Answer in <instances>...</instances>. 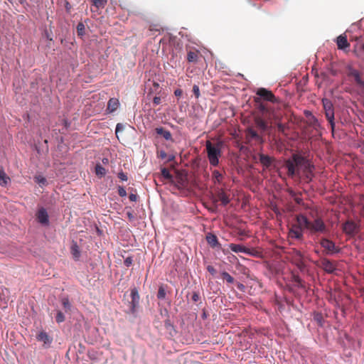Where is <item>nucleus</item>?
I'll return each mask as SVG.
<instances>
[{
    "instance_id": "obj_33",
    "label": "nucleus",
    "mask_w": 364,
    "mask_h": 364,
    "mask_svg": "<svg viewBox=\"0 0 364 364\" xmlns=\"http://www.w3.org/2000/svg\"><path fill=\"white\" fill-rule=\"evenodd\" d=\"M247 135L249 136H250L252 139H255L257 140L260 139L259 135L257 134V132L255 129H253L252 128H250L247 129Z\"/></svg>"
},
{
    "instance_id": "obj_18",
    "label": "nucleus",
    "mask_w": 364,
    "mask_h": 364,
    "mask_svg": "<svg viewBox=\"0 0 364 364\" xmlns=\"http://www.w3.org/2000/svg\"><path fill=\"white\" fill-rule=\"evenodd\" d=\"M119 106V101L117 98H111L108 101L107 109L112 113L116 111Z\"/></svg>"
},
{
    "instance_id": "obj_6",
    "label": "nucleus",
    "mask_w": 364,
    "mask_h": 364,
    "mask_svg": "<svg viewBox=\"0 0 364 364\" xmlns=\"http://www.w3.org/2000/svg\"><path fill=\"white\" fill-rule=\"evenodd\" d=\"M291 262L295 264L301 272L304 271L306 268V264L304 262V255L298 250H293Z\"/></svg>"
},
{
    "instance_id": "obj_32",
    "label": "nucleus",
    "mask_w": 364,
    "mask_h": 364,
    "mask_svg": "<svg viewBox=\"0 0 364 364\" xmlns=\"http://www.w3.org/2000/svg\"><path fill=\"white\" fill-rule=\"evenodd\" d=\"M221 277L228 284H232L235 282V279L227 272H223L221 273Z\"/></svg>"
},
{
    "instance_id": "obj_60",
    "label": "nucleus",
    "mask_w": 364,
    "mask_h": 364,
    "mask_svg": "<svg viewBox=\"0 0 364 364\" xmlns=\"http://www.w3.org/2000/svg\"><path fill=\"white\" fill-rule=\"evenodd\" d=\"M7 1L11 3L13 0H7Z\"/></svg>"
},
{
    "instance_id": "obj_39",
    "label": "nucleus",
    "mask_w": 364,
    "mask_h": 364,
    "mask_svg": "<svg viewBox=\"0 0 364 364\" xmlns=\"http://www.w3.org/2000/svg\"><path fill=\"white\" fill-rule=\"evenodd\" d=\"M193 94L196 96V98L198 99L200 97L199 87L198 85H194L193 87Z\"/></svg>"
},
{
    "instance_id": "obj_28",
    "label": "nucleus",
    "mask_w": 364,
    "mask_h": 364,
    "mask_svg": "<svg viewBox=\"0 0 364 364\" xmlns=\"http://www.w3.org/2000/svg\"><path fill=\"white\" fill-rule=\"evenodd\" d=\"M212 176H213V179L214 181V183H220L222 182L223 178V176L218 170L213 171Z\"/></svg>"
},
{
    "instance_id": "obj_59",
    "label": "nucleus",
    "mask_w": 364,
    "mask_h": 364,
    "mask_svg": "<svg viewBox=\"0 0 364 364\" xmlns=\"http://www.w3.org/2000/svg\"><path fill=\"white\" fill-rule=\"evenodd\" d=\"M173 159V156H171V157H170V158L168 159V161H171Z\"/></svg>"
},
{
    "instance_id": "obj_21",
    "label": "nucleus",
    "mask_w": 364,
    "mask_h": 364,
    "mask_svg": "<svg viewBox=\"0 0 364 364\" xmlns=\"http://www.w3.org/2000/svg\"><path fill=\"white\" fill-rule=\"evenodd\" d=\"M200 52L197 50H189L187 53V60L189 63H196L198 60Z\"/></svg>"
},
{
    "instance_id": "obj_41",
    "label": "nucleus",
    "mask_w": 364,
    "mask_h": 364,
    "mask_svg": "<svg viewBox=\"0 0 364 364\" xmlns=\"http://www.w3.org/2000/svg\"><path fill=\"white\" fill-rule=\"evenodd\" d=\"M132 262H133V259H132V257H127L124 261V264L126 267H129V266L132 265Z\"/></svg>"
},
{
    "instance_id": "obj_38",
    "label": "nucleus",
    "mask_w": 364,
    "mask_h": 364,
    "mask_svg": "<svg viewBox=\"0 0 364 364\" xmlns=\"http://www.w3.org/2000/svg\"><path fill=\"white\" fill-rule=\"evenodd\" d=\"M56 321L58 323H62L65 321V316L61 311H58L55 316Z\"/></svg>"
},
{
    "instance_id": "obj_13",
    "label": "nucleus",
    "mask_w": 364,
    "mask_h": 364,
    "mask_svg": "<svg viewBox=\"0 0 364 364\" xmlns=\"http://www.w3.org/2000/svg\"><path fill=\"white\" fill-rule=\"evenodd\" d=\"M296 223H295L296 225L304 230V228L308 230V228L309 226L310 221L308 220V218L302 215H298L296 218Z\"/></svg>"
},
{
    "instance_id": "obj_20",
    "label": "nucleus",
    "mask_w": 364,
    "mask_h": 364,
    "mask_svg": "<svg viewBox=\"0 0 364 364\" xmlns=\"http://www.w3.org/2000/svg\"><path fill=\"white\" fill-rule=\"evenodd\" d=\"M255 122L256 126L262 131H266L269 129L268 123L262 117H255Z\"/></svg>"
},
{
    "instance_id": "obj_49",
    "label": "nucleus",
    "mask_w": 364,
    "mask_h": 364,
    "mask_svg": "<svg viewBox=\"0 0 364 364\" xmlns=\"http://www.w3.org/2000/svg\"><path fill=\"white\" fill-rule=\"evenodd\" d=\"M294 281L298 284V285H301L302 280L298 275H294Z\"/></svg>"
},
{
    "instance_id": "obj_55",
    "label": "nucleus",
    "mask_w": 364,
    "mask_h": 364,
    "mask_svg": "<svg viewBox=\"0 0 364 364\" xmlns=\"http://www.w3.org/2000/svg\"><path fill=\"white\" fill-rule=\"evenodd\" d=\"M289 194L292 197L294 198L298 193L294 191L292 189L288 190Z\"/></svg>"
},
{
    "instance_id": "obj_45",
    "label": "nucleus",
    "mask_w": 364,
    "mask_h": 364,
    "mask_svg": "<svg viewBox=\"0 0 364 364\" xmlns=\"http://www.w3.org/2000/svg\"><path fill=\"white\" fill-rule=\"evenodd\" d=\"M118 178L119 179H121L122 181H127V179H128L127 175L122 171H121L118 173Z\"/></svg>"
},
{
    "instance_id": "obj_17",
    "label": "nucleus",
    "mask_w": 364,
    "mask_h": 364,
    "mask_svg": "<svg viewBox=\"0 0 364 364\" xmlns=\"http://www.w3.org/2000/svg\"><path fill=\"white\" fill-rule=\"evenodd\" d=\"M155 132L158 135L163 136L166 140L173 141L171 133L164 127H157Z\"/></svg>"
},
{
    "instance_id": "obj_37",
    "label": "nucleus",
    "mask_w": 364,
    "mask_h": 364,
    "mask_svg": "<svg viewBox=\"0 0 364 364\" xmlns=\"http://www.w3.org/2000/svg\"><path fill=\"white\" fill-rule=\"evenodd\" d=\"M314 318L320 326L323 325V318L321 314H320V313L314 314Z\"/></svg>"
},
{
    "instance_id": "obj_30",
    "label": "nucleus",
    "mask_w": 364,
    "mask_h": 364,
    "mask_svg": "<svg viewBox=\"0 0 364 364\" xmlns=\"http://www.w3.org/2000/svg\"><path fill=\"white\" fill-rule=\"evenodd\" d=\"M77 36L82 37L85 34V26L82 22H80L77 25Z\"/></svg>"
},
{
    "instance_id": "obj_5",
    "label": "nucleus",
    "mask_w": 364,
    "mask_h": 364,
    "mask_svg": "<svg viewBox=\"0 0 364 364\" xmlns=\"http://www.w3.org/2000/svg\"><path fill=\"white\" fill-rule=\"evenodd\" d=\"M323 107L325 112L326 117L328 121L332 132L334 131L335 122H334V109L333 103L328 99H323L322 100Z\"/></svg>"
},
{
    "instance_id": "obj_50",
    "label": "nucleus",
    "mask_w": 364,
    "mask_h": 364,
    "mask_svg": "<svg viewBox=\"0 0 364 364\" xmlns=\"http://www.w3.org/2000/svg\"><path fill=\"white\" fill-rule=\"evenodd\" d=\"M36 181H37L38 183L45 184V183H46V178H45L39 176V177H37V178H36Z\"/></svg>"
},
{
    "instance_id": "obj_22",
    "label": "nucleus",
    "mask_w": 364,
    "mask_h": 364,
    "mask_svg": "<svg viewBox=\"0 0 364 364\" xmlns=\"http://www.w3.org/2000/svg\"><path fill=\"white\" fill-rule=\"evenodd\" d=\"M218 200H220L223 205H226L230 203L228 196L225 193L223 190H220L217 194Z\"/></svg>"
},
{
    "instance_id": "obj_9",
    "label": "nucleus",
    "mask_w": 364,
    "mask_h": 364,
    "mask_svg": "<svg viewBox=\"0 0 364 364\" xmlns=\"http://www.w3.org/2000/svg\"><path fill=\"white\" fill-rule=\"evenodd\" d=\"M36 339L38 341H41L43 343V346L45 348H48L50 347L52 341H53V338L51 336H50L46 332L42 331L41 332H39L37 335H36Z\"/></svg>"
},
{
    "instance_id": "obj_44",
    "label": "nucleus",
    "mask_w": 364,
    "mask_h": 364,
    "mask_svg": "<svg viewBox=\"0 0 364 364\" xmlns=\"http://www.w3.org/2000/svg\"><path fill=\"white\" fill-rule=\"evenodd\" d=\"M157 154H158V157H159L162 159H165L167 156L166 151L164 150H161V151H158Z\"/></svg>"
},
{
    "instance_id": "obj_14",
    "label": "nucleus",
    "mask_w": 364,
    "mask_h": 364,
    "mask_svg": "<svg viewBox=\"0 0 364 364\" xmlns=\"http://www.w3.org/2000/svg\"><path fill=\"white\" fill-rule=\"evenodd\" d=\"M38 221L42 225L48 224V215L46 210L41 208L38 210L36 214Z\"/></svg>"
},
{
    "instance_id": "obj_25",
    "label": "nucleus",
    "mask_w": 364,
    "mask_h": 364,
    "mask_svg": "<svg viewBox=\"0 0 364 364\" xmlns=\"http://www.w3.org/2000/svg\"><path fill=\"white\" fill-rule=\"evenodd\" d=\"M9 181V177L6 176L3 168L0 166V185L2 186H5L7 185Z\"/></svg>"
},
{
    "instance_id": "obj_46",
    "label": "nucleus",
    "mask_w": 364,
    "mask_h": 364,
    "mask_svg": "<svg viewBox=\"0 0 364 364\" xmlns=\"http://www.w3.org/2000/svg\"><path fill=\"white\" fill-rule=\"evenodd\" d=\"M301 193H298L294 198V201L300 205L302 203V198L300 197Z\"/></svg>"
},
{
    "instance_id": "obj_29",
    "label": "nucleus",
    "mask_w": 364,
    "mask_h": 364,
    "mask_svg": "<svg viewBox=\"0 0 364 364\" xmlns=\"http://www.w3.org/2000/svg\"><path fill=\"white\" fill-rule=\"evenodd\" d=\"M92 5L97 9H103L107 3V0H91Z\"/></svg>"
},
{
    "instance_id": "obj_1",
    "label": "nucleus",
    "mask_w": 364,
    "mask_h": 364,
    "mask_svg": "<svg viewBox=\"0 0 364 364\" xmlns=\"http://www.w3.org/2000/svg\"><path fill=\"white\" fill-rule=\"evenodd\" d=\"M284 166L287 169V176L291 178H304V180L309 183L314 177V166L301 154H292L291 158L285 161Z\"/></svg>"
},
{
    "instance_id": "obj_34",
    "label": "nucleus",
    "mask_w": 364,
    "mask_h": 364,
    "mask_svg": "<svg viewBox=\"0 0 364 364\" xmlns=\"http://www.w3.org/2000/svg\"><path fill=\"white\" fill-rule=\"evenodd\" d=\"M161 175L166 179L171 180L172 178V175L166 168H163L161 169Z\"/></svg>"
},
{
    "instance_id": "obj_54",
    "label": "nucleus",
    "mask_w": 364,
    "mask_h": 364,
    "mask_svg": "<svg viewBox=\"0 0 364 364\" xmlns=\"http://www.w3.org/2000/svg\"><path fill=\"white\" fill-rule=\"evenodd\" d=\"M174 94L177 97H180L183 94V91L181 89H177L175 90Z\"/></svg>"
},
{
    "instance_id": "obj_42",
    "label": "nucleus",
    "mask_w": 364,
    "mask_h": 364,
    "mask_svg": "<svg viewBox=\"0 0 364 364\" xmlns=\"http://www.w3.org/2000/svg\"><path fill=\"white\" fill-rule=\"evenodd\" d=\"M118 194L121 197H124V196H127V192H126L125 189L123 187L119 186L118 187Z\"/></svg>"
},
{
    "instance_id": "obj_10",
    "label": "nucleus",
    "mask_w": 364,
    "mask_h": 364,
    "mask_svg": "<svg viewBox=\"0 0 364 364\" xmlns=\"http://www.w3.org/2000/svg\"><path fill=\"white\" fill-rule=\"evenodd\" d=\"M321 267L327 273H333L336 270L334 264L326 258L321 259Z\"/></svg>"
},
{
    "instance_id": "obj_47",
    "label": "nucleus",
    "mask_w": 364,
    "mask_h": 364,
    "mask_svg": "<svg viewBox=\"0 0 364 364\" xmlns=\"http://www.w3.org/2000/svg\"><path fill=\"white\" fill-rule=\"evenodd\" d=\"M277 127L279 132H282V133L284 132V130H285L284 124H283L282 123H277Z\"/></svg>"
},
{
    "instance_id": "obj_53",
    "label": "nucleus",
    "mask_w": 364,
    "mask_h": 364,
    "mask_svg": "<svg viewBox=\"0 0 364 364\" xmlns=\"http://www.w3.org/2000/svg\"><path fill=\"white\" fill-rule=\"evenodd\" d=\"M237 287L241 291H245V286L243 284H242V283H237Z\"/></svg>"
},
{
    "instance_id": "obj_57",
    "label": "nucleus",
    "mask_w": 364,
    "mask_h": 364,
    "mask_svg": "<svg viewBox=\"0 0 364 364\" xmlns=\"http://www.w3.org/2000/svg\"><path fill=\"white\" fill-rule=\"evenodd\" d=\"M127 215L128 218H129L130 220H132V219L134 218V216H133V215H132V213L128 212V213H127Z\"/></svg>"
},
{
    "instance_id": "obj_35",
    "label": "nucleus",
    "mask_w": 364,
    "mask_h": 364,
    "mask_svg": "<svg viewBox=\"0 0 364 364\" xmlns=\"http://www.w3.org/2000/svg\"><path fill=\"white\" fill-rule=\"evenodd\" d=\"M62 304L65 311H68L70 309V304L68 298L62 299Z\"/></svg>"
},
{
    "instance_id": "obj_31",
    "label": "nucleus",
    "mask_w": 364,
    "mask_h": 364,
    "mask_svg": "<svg viewBox=\"0 0 364 364\" xmlns=\"http://www.w3.org/2000/svg\"><path fill=\"white\" fill-rule=\"evenodd\" d=\"M95 173L100 177H102L106 174V169L100 164H97L95 166Z\"/></svg>"
},
{
    "instance_id": "obj_27",
    "label": "nucleus",
    "mask_w": 364,
    "mask_h": 364,
    "mask_svg": "<svg viewBox=\"0 0 364 364\" xmlns=\"http://www.w3.org/2000/svg\"><path fill=\"white\" fill-rule=\"evenodd\" d=\"M164 326L166 329L168 331L171 336H173L176 334V331L174 329L173 325L172 324L170 320L167 319L165 321Z\"/></svg>"
},
{
    "instance_id": "obj_40",
    "label": "nucleus",
    "mask_w": 364,
    "mask_h": 364,
    "mask_svg": "<svg viewBox=\"0 0 364 364\" xmlns=\"http://www.w3.org/2000/svg\"><path fill=\"white\" fill-rule=\"evenodd\" d=\"M191 299H192L193 301L198 302L200 300L199 293L197 291L193 292Z\"/></svg>"
},
{
    "instance_id": "obj_51",
    "label": "nucleus",
    "mask_w": 364,
    "mask_h": 364,
    "mask_svg": "<svg viewBox=\"0 0 364 364\" xmlns=\"http://www.w3.org/2000/svg\"><path fill=\"white\" fill-rule=\"evenodd\" d=\"M161 97H154V99H153V102L154 105H159L161 103Z\"/></svg>"
},
{
    "instance_id": "obj_8",
    "label": "nucleus",
    "mask_w": 364,
    "mask_h": 364,
    "mask_svg": "<svg viewBox=\"0 0 364 364\" xmlns=\"http://www.w3.org/2000/svg\"><path fill=\"white\" fill-rule=\"evenodd\" d=\"M320 244L321 247H323L327 251L328 254L338 252L339 251L336 247L335 243L326 238L322 239L320 242Z\"/></svg>"
},
{
    "instance_id": "obj_52",
    "label": "nucleus",
    "mask_w": 364,
    "mask_h": 364,
    "mask_svg": "<svg viewBox=\"0 0 364 364\" xmlns=\"http://www.w3.org/2000/svg\"><path fill=\"white\" fill-rule=\"evenodd\" d=\"M137 196L134 193H130L129 196V198L131 201H136L137 200Z\"/></svg>"
},
{
    "instance_id": "obj_24",
    "label": "nucleus",
    "mask_w": 364,
    "mask_h": 364,
    "mask_svg": "<svg viewBox=\"0 0 364 364\" xmlns=\"http://www.w3.org/2000/svg\"><path fill=\"white\" fill-rule=\"evenodd\" d=\"M71 254L75 260H78L80 257V251L76 242L73 243L71 246Z\"/></svg>"
},
{
    "instance_id": "obj_56",
    "label": "nucleus",
    "mask_w": 364,
    "mask_h": 364,
    "mask_svg": "<svg viewBox=\"0 0 364 364\" xmlns=\"http://www.w3.org/2000/svg\"><path fill=\"white\" fill-rule=\"evenodd\" d=\"M70 8H71L70 4H69V2L66 1V2H65V9H66V10H67L68 11H70Z\"/></svg>"
},
{
    "instance_id": "obj_23",
    "label": "nucleus",
    "mask_w": 364,
    "mask_h": 364,
    "mask_svg": "<svg viewBox=\"0 0 364 364\" xmlns=\"http://www.w3.org/2000/svg\"><path fill=\"white\" fill-rule=\"evenodd\" d=\"M206 240L212 247H216L220 245L217 237L212 233H208L206 235Z\"/></svg>"
},
{
    "instance_id": "obj_11",
    "label": "nucleus",
    "mask_w": 364,
    "mask_h": 364,
    "mask_svg": "<svg viewBox=\"0 0 364 364\" xmlns=\"http://www.w3.org/2000/svg\"><path fill=\"white\" fill-rule=\"evenodd\" d=\"M343 230L345 233L353 235L356 232L357 225L353 221L348 220L343 224Z\"/></svg>"
},
{
    "instance_id": "obj_12",
    "label": "nucleus",
    "mask_w": 364,
    "mask_h": 364,
    "mask_svg": "<svg viewBox=\"0 0 364 364\" xmlns=\"http://www.w3.org/2000/svg\"><path fill=\"white\" fill-rule=\"evenodd\" d=\"M131 297H132V301H131V312L132 314H134L136 311V308L139 305V295L138 293V291L136 289H134L131 291Z\"/></svg>"
},
{
    "instance_id": "obj_15",
    "label": "nucleus",
    "mask_w": 364,
    "mask_h": 364,
    "mask_svg": "<svg viewBox=\"0 0 364 364\" xmlns=\"http://www.w3.org/2000/svg\"><path fill=\"white\" fill-rule=\"evenodd\" d=\"M336 43L338 48L341 50H344L350 46L346 35H340L337 38Z\"/></svg>"
},
{
    "instance_id": "obj_36",
    "label": "nucleus",
    "mask_w": 364,
    "mask_h": 364,
    "mask_svg": "<svg viewBox=\"0 0 364 364\" xmlns=\"http://www.w3.org/2000/svg\"><path fill=\"white\" fill-rule=\"evenodd\" d=\"M166 291L164 289L163 287H160L159 288L158 292H157V297L159 299H163L166 297Z\"/></svg>"
},
{
    "instance_id": "obj_19",
    "label": "nucleus",
    "mask_w": 364,
    "mask_h": 364,
    "mask_svg": "<svg viewBox=\"0 0 364 364\" xmlns=\"http://www.w3.org/2000/svg\"><path fill=\"white\" fill-rule=\"evenodd\" d=\"M349 75L354 77L356 84L364 89V80L361 79L360 75L358 70H351Z\"/></svg>"
},
{
    "instance_id": "obj_2",
    "label": "nucleus",
    "mask_w": 364,
    "mask_h": 364,
    "mask_svg": "<svg viewBox=\"0 0 364 364\" xmlns=\"http://www.w3.org/2000/svg\"><path fill=\"white\" fill-rule=\"evenodd\" d=\"M256 94L258 97L255 98V102L257 103L258 109L264 115V117L267 119H278V116L276 114L274 109L261 102V100H263L273 103L278 102V99L274 96L272 91L262 87L257 90Z\"/></svg>"
},
{
    "instance_id": "obj_3",
    "label": "nucleus",
    "mask_w": 364,
    "mask_h": 364,
    "mask_svg": "<svg viewBox=\"0 0 364 364\" xmlns=\"http://www.w3.org/2000/svg\"><path fill=\"white\" fill-rule=\"evenodd\" d=\"M222 143L218 142L213 144L210 141H207L205 144L208 159L210 164L213 166H217L219 164V158L221 156Z\"/></svg>"
},
{
    "instance_id": "obj_58",
    "label": "nucleus",
    "mask_w": 364,
    "mask_h": 364,
    "mask_svg": "<svg viewBox=\"0 0 364 364\" xmlns=\"http://www.w3.org/2000/svg\"><path fill=\"white\" fill-rule=\"evenodd\" d=\"M360 49L364 52V44L360 46Z\"/></svg>"
},
{
    "instance_id": "obj_16",
    "label": "nucleus",
    "mask_w": 364,
    "mask_h": 364,
    "mask_svg": "<svg viewBox=\"0 0 364 364\" xmlns=\"http://www.w3.org/2000/svg\"><path fill=\"white\" fill-rule=\"evenodd\" d=\"M259 159L260 163L265 168H269L274 160L273 157L269 156L268 155H265L263 154H259Z\"/></svg>"
},
{
    "instance_id": "obj_7",
    "label": "nucleus",
    "mask_w": 364,
    "mask_h": 364,
    "mask_svg": "<svg viewBox=\"0 0 364 364\" xmlns=\"http://www.w3.org/2000/svg\"><path fill=\"white\" fill-rule=\"evenodd\" d=\"M288 236L291 239L301 240L304 237L303 230L295 224H292L289 228Z\"/></svg>"
},
{
    "instance_id": "obj_4",
    "label": "nucleus",
    "mask_w": 364,
    "mask_h": 364,
    "mask_svg": "<svg viewBox=\"0 0 364 364\" xmlns=\"http://www.w3.org/2000/svg\"><path fill=\"white\" fill-rule=\"evenodd\" d=\"M308 230L311 234H325L328 232V228L323 220L317 218L313 221H310Z\"/></svg>"
},
{
    "instance_id": "obj_48",
    "label": "nucleus",
    "mask_w": 364,
    "mask_h": 364,
    "mask_svg": "<svg viewBox=\"0 0 364 364\" xmlns=\"http://www.w3.org/2000/svg\"><path fill=\"white\" fill-rule=\"evenodd\" d=\"M207 270L208 272H210L212 275H214L215 273H216V270L214 268L213 266H211V265H208L207 267Z\"/></svg>"
},
{
    "instance_id": "obj_43",
    "label": "nucleus",
    "mask_w": 364,
    "mask_h": 364,
    "mask_svg": "<svg viewBox=\"0 0 364 364\" xmlns=\"http://www.w3.org/2000/svg\"><path fill=\"white\" fill-rule=\"evenodd\" d=\"M123 129H124V126L122 124L118 123L116 126V129H115V134L117 137H118V133L121 131H123Z\"/></svg>"
},
{
    "instance_id": "obj_26",
    "label": "nucleus",
    "mask_w": 364,
    "mask_h": 364,
    "mask_svg": "<svg viewBox=\"0 0 364 364\" xmlns=\"http://www.w3.org/2000/svg\"><path fill=\"white\" fill-rule=\"evenodd\" d=\"M230 249L234 252H247V249L244 246L237 244L231 243L229 245Z\"/></svg>"
}]
</instances>
